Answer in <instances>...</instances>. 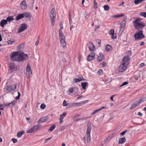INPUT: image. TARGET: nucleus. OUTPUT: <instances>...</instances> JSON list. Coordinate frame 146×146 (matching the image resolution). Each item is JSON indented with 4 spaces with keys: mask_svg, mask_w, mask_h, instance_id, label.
I'll return each mask as SVG.
<instances>
[{
    "mask_svg": "<svg viewBox=\"0 0 146 146\" xmlns=\"http://www.w3.org/2000/svg\"><path fill=\"white\" fill-rule=\"evenodd\" d=\"M10 57L12 60L17 62L22 61L28 58L27 55L25 54L23 52H13Z\"/></svg>",
    "mask_w": 146,
    "mask_h": 146,
    "instance_id": "1",
    "label": "nucleus"
},
{
    "mask_svg": "<svg viewBox=\"0 0 146 146\" xmlns=\"http://www.w3.org/2000/svg\"><path fill=\"white\" fill-rule=\"evenodd\" d=\"M140 19H137L133 22V26L137 30H139L145 26V24L140 22Z\"/></svg>",
    "mask_w": 146,
    "mask_h": 146,
    "instance_id": "2",
    "label": "nucleus"
},
{
    "mask_svg": "<svg viewBox=\"0 0 146 146\" xmlns=\"http://www.w3.org/2000/svg\"><path fill=\"white\" fill-rule=\"evenodd\" d=\"M50 16L51 25L52 27H53L54 25L56 17L55 10L54 8H53L51 10Z\"/></svg>",
    "mask_w": 146,
    "mask_h": 146,
    "instance_id": "3",
    "label": "nucleus"
},
{
    "mask_svg": "<svg viewBox=\"0 0 146 146\" xmlns=\"http://www.w3.org/2000/svg\"><path fill=\"white\" fill-rule=\"evenodd\" d=\"M134 39L135 40H141L145 37V36L143 34L142 31H137L134 35Z\"/></svg>",
    "mask_w": 146,
    "mask_h": 146,
    "instance_id": "4",
    "label": "nucleus"
},
{
    "mask_svg": "<svg viewBox=\"0 0 146 146\" xmlns=\"http://www.w3.org/2000/svg\"><path fill=\"white\" fill-rule=\"evenodd\" d=\"M91 130V127L90 125L88 124L87 129L86 132V135L87 141L88 143L90 142L91 140L90 133Z\"/></svg>",
    "mask_w": 146,
    "mask_h": 146,
    "instance_id": "5",
    "label": "nucleus"
},
{
    "mask_svg": "<svg viewBox=\"0 0 146 146\" xmlns=\"http://www.w3.org/2000/svg\"><path fill=\"white\" fill-rule=\"evenodd\" d=\"M41 125H34L33 127L30 129L28 130L27 131V133H34L36 131H37L40 127Z\"/></svg>",
    "mask_w": 146,
    "mask_h": 146,
    "instance_id": "6",
    "label": "nucleus"
},
{
    "mask_svg": "<svg viewBox=\"0 0 146 146\" xmlns=\"http://www.w3.org/2000/svg\"><path fill=\"white\" fill-rule=\"evenodd\" d=\"M16 84H14L11 85L7 86L6 88H4V89H5L7 92V93H9L12 91L16 89Z\"/></svg>",
    "mask_w": 146,
    "mask_h": 146,
    "instance_id": "7",
    "label": "nucleus"
},
{
    "mask_svg": "<svg viewBox=\"0 0 146 146\" xmlns=\"http://www.w3.org/2000/svg\"><path fill=\"white\" fill-rule=\"evenodd\" d=\"M26 70V75L27 77L28 78L32 74V71L31 69V67L29 64H28L27 65Z\"/></svg>",
    "mask_w": 146,
    "mask_h": 146,
    "instance_id": "8",
    "label": "nucleus"
},
{
    "mask_svg": "<svg viewBox=\"0 0 146 146\" xmlns=\"http://www.w3.org/2000/svg\"><path fill=\"white\" fill-rule=\"evenodd\" d=\"M28 26L25 24H21L18 30V33H20L26 30Z\"/></svg>",
    "mask_w": 146,
    "mask_h": 146,
    "instance_id": "9",
    "label": "nucleus"
},
{
    "mask_svg": "<svg viewBox=\"0 0 146 146\" xmlns=\"http://www.w3.org/2000/svg\"><path fill=\"white\" fill-rule=\"evenodd\" d=\"M128 66L122 63L118 68L119 71L121 72L124 71L127 69Z\"/></svg>",
    "mask_w": 146,
    "mask_h": 146,
    "instance_id": "10",
    "label": "nucleus"
},
{
    "mask_svg": "<svg viewBox=\"0 0 146 146\" xmlns=\"http://www.w3.org/2000/svg\"><path fill=\"white\" fill-rule=\"evenodd\" d=\"M63 27L62 26L59 31V36L60 41L65 40V38L64 35L62 32Z\"/></svg>",
    "mask_w": 146,
    "mask_h": 146,
    "instance_id": "11",
    "label": "nucleus"
},
{
    "mask_svg": "<svg viewBox=\"0 0 146 146\" xmlns=\"http://www.w3.org/2000/svg\"><path fill=\"white\" fill-rule=\"evenodd\" d=\"M129 60V56L128 55L125 56L123 57L122 59V63L128 65Z\"/></svg>",
    "mask_w": 146,
    "mask_h": 146,
    "instance_id": "12",
    "label": "nucleus"
},
{
    "mask_svg": "<svg viewBox=\"0 0 146 146\" xmlns=\"http://www.w3.org/2000/svg\"><path fill=\"white\" fill-rule=\"evenodd\" d=\"M87 45L90 51H93L95 50V47L92 42H90L88 43Z\"/></svg>",
    "mask_w": 146,
    "mask_h": 146,
    "instance_id": "13",
    "label": "nucleus"
},
{
    "mask_svg": "<svg viewBox=\"0 0 146 146\" xmlns=\"http://www.w3.org/2000/svg\"><path fill=\"white\" fill-rule=\"evenodd\" d=\"M126 22V21L124 20L123 21H122L121 23L120 27V30L119 31V33H122L124 28L125 26Z\"/></svg>",
    "mask_w": 146,
    "mask_h": 146,
    "instance_id": "14",
    "label": "nucleus"
},
{
    "mask_svg": "<svg viewBox=\"0 0 146 146\" xmlns=\"http://www.w3.org/2000/svg\"><path fill=\"white\" fill-rule=\"evenodd\" d=\"M95 54L94 53H91L87 57V60L88 61H90L94 60L95 58Z\"/></svg>",
    "mask_w": 146,
    "mask_h": 146,
    "instance_id": "15",
    "label": "nucleus"
},
{
    "mask_svg": "<svg viewBox=\"0 0 146 146\" xmlns=\"http://www.w3.org/2000/svg\"><path fill=\"white\" fill-rule=\"evenodd\" d=\"M48 120V118L47 116L44 117L39 119L37 121L38 124H40L42 123L45 122Z\"/></svg>",
    "mask_w": 146,
    "mask_h": 146,
    "instance_id": "16",
    "label": "nucleus"
},
{
    "mask_svg": "<svg viewBox=\"0 0 146 146\" xmlns=\"http://www.w3.org/2000/svg\"><path fill=\"white\" fill-rule=\"evenodd\" d=\"M113 135V134H110L107 137L104 141L101 143L102 145H104L106 142L110 139L112 138Z\"/></svg>",
    "mask_w": 146,
    "mask_h": 146,
    "instance_id": "17",
    "label": "nucleus"
},
{
    "mask_svg": "<svg viewBox=\"0 0 146 146\" xmlns=\"http://www.w3.org/2000/svg\"><path fill=\"white\" fill-rule=\"evenodd\" d=\"M139 105L140 104L137 100L131 105L130 109V110L133 109Z\"/></svg>",
    "mask_w": 146,
    "mask_h": 146,
    "instance_id": "18",
    "label": "nucleus"
},
{
    "mask_svg": "<svg viewBox=\"0 0 146 146\" xmlns=\"http://www.w3.org/2000/svg\"><path fill=\"white\" fill-rule=\"evenodd\" d=\"M20 7L22 9H25L27 7V5L26 2L25 1L23 0L21 3Z\"/></svg>",
    "mask_w": 146,
    "mask_h": 146,
    "instance_id": "19",
    "label": "nucleus"
},
{
    "mask_svg": "<svg viewBox=\"0 0 146 146\" xmlns=\"http://www.w3.org/2000/svg\"><path fill=\"white\" fill-rule=\"evenodd\" d=\"M24 17H25L26 18L30 19L31 17V14L28 12H26L23 13Z\"/></svg>",
    "mask_w": 146,
    "mask_h": 146,
    "instance_id": "20",
    "label": "nucleus"
},
{
    "mask_svg": "<svg viewBox=\"0 0 146 146\" xmlns=\"http://www.w3.org/2000/svg\"><path fill=\"white\" fill-rule=\"evenodd\" d=\"M7 23V22L6 20L3 19L0 22V25L1 27H3Z\"/></svg>",
    "mask_w": 146,
    "mask_h": 146,
    "instance_id": "21",
    "label": "nucleus"
},
{
    "mask_svg": "<svg viewBox=\"0 0 146 146\" xmlns=\"http://www.w3.org/2000/svg\"><path fill=\"white\" fill-rule=\"evenodd\" d=\"M104 58L103 54L102 53H100L98 56V60L99 61L102 60Z\"/></svg>",
    "mask_w": 146,
    "mask_h": 146,
    "instance_id": "22",
    "label": "nucleus"
},
{
    "mask_svg": "<svg viewBox=\"0 0 146 146\" xmlns=\"http://www.w3.org/2000/svg\"><path fill=\"white\" fill-rule=\"evenodd\" d=\"M85 80L82 76L79 77V78H76L74 79L75 82H79L80 81Z\"/></svg>",
    "mask_w": 146,
    "mask_h": 146,
    "instance_id": "23",
    "label": "nucleus"
},
{
    "mask_svg": "<svg viewBox=\"0 0 146 146\" xmlns=\"http://www.w3.org/2000/svg\"><path fill=\"white\" fill-rule=\"evenodd\" d=\"M23 13L22 14H19L16 17V20L18 21L20 19L24 17Z\"/></svg>",
    "mask_w": 146,
    "mask_h": 146,
    "instance_id": "24",
    "label": "nucleus"
},
{
    "mask_svg": "<svg viewBox=\"0 0 146 146\" xmlns=\"http://www.w3.org/2000/svg\"><path fill=\"white\" fill-rule=\"evenodd\" d=\"M15 64L13 63H10L9 64V67L11 70L15 69Z\"/></svg>",
    "mask_w": 146,
    "mask_h": 146,
    "instance_id": "25",
    "label": "nucleus"
},
{
    "mask_svg": "<svg viewBox=\"0 0 146 146\" xmlns=\"http://www.w3.org/2000/svg\"><path fill=\"white\" fill-rule=\"evenodd\" d=\"M25 132V131L23 130L21 132H18L17 134V137L19 138H20L22 135H23Z\"/></svg>",
    "mask_w": 146,
    "mask_h": 146,
    "instance_id": "26",
    "label": "nucleus"
},
{
    "mask_svg": "<svg viewBox=\"0 0 146 146\" xmlns=\"http://www.w3.org/2000/svg\"><path fill=\"white\" fill-rule=\"evenodd\" d=\"M81 84L82 88L84 90H85L86 89V87L88 85V83L87 82H82L81 83Z\"/></svg>",
    "mask_w": 146,
    "mask_h": 146,
    "instance_id": "27",
    "label": "nucleus"
},
{
    "mask_svg": "<svg viewBox=\"0 0 146 146\" xmlns=\"http://www.w3.org/2000/svg\"><path fill=\"white\" fill-rule=\"evenodd\" d=\"M146 101V97H143L140 99L139 100H137L139 103L140 104Z\"/></svg>",
    "mask_w": 146,
    "mask_h": 146,
    "instance_id": "28",
    "label": "nucleus"
},
{
    "mask_svg": "<svg viewBox=\"0 0 146 146\" xmlns=\"http://www.w3.org/2000/svg\"><path fill=\"white\" fill-rule=\"evenodd\" d=\"M111 46L107 44L106 46V50L107 51H110L112 50Z\"/></svg>",
    "mask_w": 146,
    "mask_h": 146,
    "instance_id": "29",
    "label": "nucleus"
},
{
    "mask_svg": "<svg viewBox=\"0 0 146 146\" xmlns=\"http://www.w3.org/2000/svg\"><path fill=\"white\" fill-rule=\"evenodd\" d=\"M105 108L103 106L100 109L94 110V111L93 113L92 114V115H93L95 114V113H96L97 112L99 111H101V110H102L105 109Z\"/></svg>",
    "mask_w": 146,
    "mask_h": 146,
    "instance_id": "30",
    "label": "nucleus"
},
{
    "mask_svg": "<svg viewBox=\"0 0 146 146\" xmlns=\"http://www.w3.org/2000/svg\"><path fill=\"white\" fill-rule=\"evenodd\" d=\"M126 139L124 137H123L120 138L119 141V144H122L125 142Z\"/></svg>",
    "mask_w": 146,
    "mask_h": 146,
    "instance_id": "31",
    "label": "nucleus"
},
{
    "mask_svg": "<svg viewBox=\"0 0 146 146\" xmlns=\"http://www.w3.org/2000/svg\"><path fill=\"white\" fill-rule=\"evenodd\" d=\"M145 0H135L134 1V3L136 5L139 4L143 2Z\"/></svg>",
    "mask_w": 146,
    "mask_h": 146,
    "instance_id": "32",
    "label": "nucleus"
},
{
    "mask_svg": "<svg viewBox=\"0 0 146 146\" xmlns=\"http://www.w3.org/2000/svg\"><path fill=\"white\" fill-rule=\"evenodd\" d=\"M88 102V100H85L84 101H83L81 102L75 103V106H76V105L80 106V105L82 103L83 104H85V103H87V102Z\"/></svg>",
    "mask_w": 146,
    "mask_h": 146,
    "instance_id": "33",
    "label": "nucleus"
},
{
    "mask_svg": "<svg viewBox=\"0 0 146 146\" xmlns=\"http://www.w3.org/2000/svg\"><path fill=\"white\" fill-rule=\"evenodd\" d=\"M94 0L93 6L94 8L95 9H96L98 8V4L96 0Z\"/></svg>",
    "mask_w": 146,
    "mask_h": 146,
    "instance_id": "34",
    "label": "nucleus"
},
{
    "mask_svg": "<svg viewBox=\"0 0 146 146\" xmlns=\"http://www.w3.org/2000/svg\"><path fill=\"white\" fill-rule=\"evenodd\" d=\"M14 19L13 18V17L11 16L8 17L7 18L6 20L7 22H10L11 21H12L14 20Z\"/></svg>",
    "mask_w": 146,
    "mask_h": 146,
    "instance_id": "35",
    "label": "nucleus"
},
{
    "mask_svg": "<svg viewBox=\"0 0 146 146\" xmlns=\"http://www.w3.org/2000/svg\"><path fill=\"white\" fill-rule=\"evenodd\" d=\"M60 44L61 46L63 47H65L66 46L65 40L60 41Z\"/></svg>",
    "mask_w": 146,
    "mask_h": 146,
    "instance_id": "36",
    "label": "nucleus"
},
{
    "mask_svg": "<svg viewBox=\"0 0 146 146\" xmlns=\"http://www.w3.org/2000/svg\"><path fill=\"white\" fill-rule=\"evenodd\" d=\"M56 127V126L55 124H53L48 129V131H52Z\"/></svg>",
    "mask_w": 146,
    "mask_h": 146,
    "instance_id": "37",
    "label": "nucleus"
},
{
    "mask_svg": "<svg viewBox=\"0 0 146 146\" xmlns=\"http://www.w3.org/2000/svg\"><path fill=\"white\" fill-rule=\"evenodd\" d=\"M104 10L105 11H108L109 9V7L108 5H105L104 7Z\"/></svg>",
    "mask_w": 146,
    "mask_h": 146,
    "instance_id": "38",
    "label": "nucleus"
},
{
    "mask_svg": "<svg viewBox=\"0 0 146 146\" xmlns=\"http://www.w3.org/2000/svg\"><path fill=\"white\" fill-rule=\"evenodd\" d=\"M97 74L98 75L102 74H103V71L101 69H100L97 72Z\"/></svg>",
    "mask_w": 146,
    "mask_h": 146,
    "instance_id": "39",
    "label": "nucleus"
},
{
    "mask_svg": "<svg viewBox=\"0 0 146 146\" xmlns=\"http://www.w3.org/2000/svg\"><path fill=\"white\" fill-rule=\"evenodd\" d=\"M140 15L141 16H143L144 17L146 18V12H141L140 14Z\"/></svg>",
    "mask_w": 146,
    "mask_h": 146,
    "instance_id": "40",
    "label": "nucleus"
},
{
    "mask_svg": "<svg viewBox=\"0 0 146 146\" xmlns=\"http://www.w3.org/2000/svg\"><path fill=\"white\" fill-rule=\"evenodd\" d=\"M74 91V88H71L68 89V92L70 93H72Z\"/></svg>",
    "mask_w": 146,
    "mask_h": 146,
    "instance_id": "41",
    "label": "nucleus"
},
{
    "mask_svg": "<svg viewBox=\"0 0 146 146\" xmlns=\"http://www.w3.org/2000/svg\"><path fill=\"white\" fill-rule=\"evenodd\" d=\"M109 33L111 35L114 33V30L113 29H111L109 31Z\"/></svg>",
    "mask_w": 146,
    "mask_h": 146,
    "instance_id": "42",
    "label": "nucleus"
},
{
    "mask_svg": "<svg viewBox=\"0 0 146 146\" xmlns=\"http://www.w3.org/2000/svg\"><path fill=\"white\" fill-rule=\"evenodd\" d=\"M46 105L44 104H41L40 106V108L43 110L45 109L46 108Z\"/></svg>",
    "mask_w": 146,
    "mask_h": 146,
    "instance_id": "43",
    "label": "nucleus"
},
{
    "mask_svg": "<svg viewBox=\"0 0 146 146\" xmlns=\"http://www.w3.org/2000/svg\"><path fill=\"white\" fill-rule=\"evenodd\" d=\"M66 112L60 115V118H62L63 119L66 116Z\"/></svg>",
    "mask_w": 146,
    "mask_h": 146,
    "instance_id": "44",
    "label": "nucleus"
},
{
    "mask_svg": "<svg viewBox=\"0 0 146 146\" xmlns=\"http://www.w3.org/2000/svg\"><path fill=\"white\" fill-rule=\"evenodd\" d=\"M14 102V103L12 102L10 103L5 104V106H10V104H12L13 105H14L15 104V102Z\"/></svg>",
    "mask_w": 146,
    "mask_h": 146,
    "instance_id": "45",
    "label": "nucleus"
},
{
    "mask_svg": "<svg viewBox=\"0 0 146 146\" xmlns=\"http://www.w3.org/2000/svg\"><path fill=\"white\" fill-rule=\"evenodd\" d=\"M128 84V82H123L120 86V87H121L125 85Z\"/></svg>",
    "mask_w": 146,
    "mask_h": 146,
    "instance_id": "46",
    "label": "nucleus"
},
{
    "mask_svg": "<svg viewBox=\"0 0 146 146\" xmlns=\"http://www.w3.org/2000/svg\"><path fill=\"white\" fill-rule=\"evenodd\" d=\"M5 106L2 104H0V110H3L5 108Z\"/></svg>",
    "mask_w": 146,
    "mask_h": 146,
    "instance_id": "47",
    "label": "nucleus"
},
{
    "mask_svg": "<svg viewBox=\"0 0 146 146\" xmlns=\"http://www.w3.org/2000/svg\"><path fill=\"white\" fill-rule=\"evenodd\" d=\"M111 38L112 39H114L116 38L117 36L114 33L113 34V35H111Z\"/></svg>",
    "mask_w": 146,
    "mask_h": 146,
    "instance_id": "48",
    "label": "nucleus"
},
{
    "mask_svg": "<svg viewBox=\"0 0 146 146\" xmlns=\"http://www.w3.org/2000/svg\"><path fill=\"white\" fill-rule=\"evenodd\" d=\"M66 102L65 100H64L63 102V106H66L67 105V104H66Z\"/></svg>",
    "mask_w": 146,
    "mask_h": 146,
    "instance_id": "49",
    "label": "nucleus"
},
{
    "mask_svg": "<svg viewBox=\"0 0 146 146\" xmlns=\"http://www.w3.org/2000/svg\"><path fill=\"white\" fill-rule=\"evenodd\" d=\"M15 41H11L10 40H8L7 41L8 44H11L12 43L14 42Z\"/></svg>",
    "mask_w": 146,
    "mask_h": 146,
    "instance_id": "50",
    "label": "nucleus"
},
{
    "mask_svg": "<svg viewBox=\"0 0 146 146\" xmlns=\"http://www.w3.org/2000/svg\"><path fill=\"white\" fill-rule=\"evenodd\" d=\"M71 15L70 14H69V24L70 25V23H71L72 22V20L71 18Z\"/></svg>",
    "mask_w": 146,
    "mask_h": 146,
    "instance_id": "51",
    "label": "nucleus"
},
{
    "mask_svg": "<svg viewBox=\"0 0 146 146\" xmlns=\"http://www.w3.org/2000/svg\"><path fill=\"white\" fill-rule=\"evenodd\" d=\"M39 37H38V39H37V40H36V43H35V45L36 46H37L39 43Z\"/></svg>",
    "mask_w": 146,
    "mask_h": 146,
    "instance_id": "52",
    "label": "nucleus"
},
{
    "mask_svg": "<svg viewBox=\"0 0 146 146\" xmlns=\"http://www.w3.org/2000/svg\"><path fill=\"white\" fill-rule=\"evenodd\" d=\"M127 131V130H125V131H122L121 133H120V134L122 135H123L125 134V133Z\"/></svg>",
    "mask_w": 146,
    "mask_h": 146,
    "instance_id": "53",
    "label": "nucleus"
},
{
    "mask_svg": "<svg viewBox=\"0 0 146 146\" xmlns=\"http://www.w3.org/2000/svg\"><path fill=\"white\" fill-rule=\"evenodd\" d=\"M35 0H31L30 1V3H31V5L32 6V7H33V5L34 3V1Z\"/></svg>",
    "mask_w": 146,
    "mask_h": 146,
    "instance_id": "54",
    "label": "nucleus"
},
{
    "mask_svg": "<svg viewBox=\"0 0 146 146\" xmlns=\"http://www.w3.org/2000/svg\"><path fill=\"white\" fill-rule=\"evenodd\" d=\"M12 141L14 143H15L17 142V139H12Z\"/></svg>",
    "mask_w": 146,
    "mask_h": 146,
    "instance_id": "55",
    "label": "nucleus"
},
{
    "mask_svg": "<svg viewBox=\"0 0 146 146\" xmlns=\"http://www.w3.org/2000/svg\"><path fill=\"white\" fill-rule=\"evenodd\" d=\"M70 107H73V106H74V107L76 106L75 104V103H72L70 104Z\"/></svg>",
    "mask_w": 146,
    "mask_h": 146,
    "instance_id": "56",
    "label": "nucleus"
},
{
    "mask_svg": "<svg viewBox=\"0 0 146 146\" xmlns=\"http://www.w3.org/2000/svg\"><path fill=\"white\" fill-rule=\"evenodd\" d=\"M51 138H52V137L48 138L47 139H45V142H44V143H46L48 141V140H50V139H51Z\"/></svg>",
    "mask_w": 146,
    "mask_h": 146,
    "instance_id": "57",
    "label": "nucleus"
},
{
    "mask_svg": "<svg viewBox=\"0 0 146 146\" xmlns=\"http://www.w3.org/2000/svg\"><path fill=\"white\" fill-rule=\"evenodd\" d=\"M96 41L99 44H100L101 43V40L100 39H98L96 40Z\"/></svg>",
    "mask_w": 146,
    "mask_h": 146,
    "instance_id": "58",
    "label": "nucleus"
},
{
    "mask_svg": "<svg viewBox=\"0 0 146 146\" xmlns=\"http://www.w3.org/2000/svg\"><path fill=\"white\" fill-rule=\"evenodd\" d=\"M145 65V64L144 63H141L140 64L139 66L140 67H143Z\"/></svg>",
    "mask_w": 146,
    "mask_h": 146,
    "instance_id": "59",
    "label": "nucleus"
},
{
    "mask_svg": "<svg viewBox=\"0 0 146 146\" xmlns=\"http://www.w3.org/2000/svg\"><path fill=\"white\" fill-rule=\"evenodd\" d=\"M115 96V95H113L112 96H111L110 97V99L111 100H112V101H114V100H113V97Z\"/></svg>",
    "mask_w": 146,
    "mask_h": 146,
    "instance_id": "60",
    "label": "nucleus"
},
{
    "mask_svg": "<svg viewBox=\"0 0 146 146\" xmlns=\"http://www.w3.org/2000/svg\"><path fill=\"white\" fill-rule=\"evenodd\" d=\"M46 1L47 0H41V2L42 4H45Z\"/></svg>",
    "mask_w": 146,
    "mask_h": 146,
    "instance_id": "61",
    "label": "nucleus"
},
{
    "mask_svg": "<svg viewBox=\"0 0 146 146\" xmlns=\"http://www.w3.org/2000/svg\"><path fill=\"white\" fill-rule=\"evenodd\" d=\"M137 115L140 116H142L143 115L140 112H139L137 113Z\"/></svg>",
    "mask_w": 146,
    "mask_h": 146,
    "instance_id": "62",
    "label": "nucleus"
},
{
    "mask_svg": "<svg viewBox=\"0 0 146 146\" xmlns=\"http://www.w3.org/2000/svg\"><path fill=\"white\" fill-rule=\"evenodd\" d=\"M124 4V2L123 1L121 2L119 4V6H120L123 5Z\"/></svg>",
    "mask_w": 146,
    "mask_h": 146,
    "instance_id": "63",
    "label": "nucleus"
},
{
    "mask_svg": "<svg viewBox=\"0 0 146 146\" xmlns=\"http://www.w3.org/2000/svg\"><path fill=\"white\" fill-rule=\"evenodd\" d=\"M63 119H62V118H60L59 119L60 120V123H62V122H63Z\"/></svg>",
    "mask_w": 146,
    "mask_h": 146,
    "instance_id": "64",
    "label": "nucleus"
}]
</instances>
